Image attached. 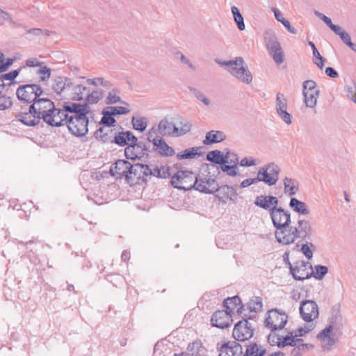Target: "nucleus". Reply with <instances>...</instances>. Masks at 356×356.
<instances>
[{"label":"nucleus","instance_id":"obj_1","mask_svg":"<svg viewBox=\"0 0 356 356\" xmlns=\"http://www.w3.org/2000/svg\"><path fill=\"white\" fill-rule=\"evenodd\" d=\"M269 216L276 228L275 238L280 243L289 245L297 238L305 239L312 234V229L309 220L299 219L296 225H291L290 211L281 207L273 209Z\"/></svg>","mask_w":356,"mask_h":356},{"label":"nucleus","instance_id":"obj_2","mask_svg":"<svg viewBox=\"0 0 356 356\" xmlns=\"http://www.w3.org/2000/svg\"><path fill=\"white\" fill-rule=\"evenodd\" d=\"M66 120L64 124L70 132L77 137L84 136L88 132V117L90 108L87 104L69 103Z\"/></svg>","mask_w":356,"mask_h":356},{"label":"nucleus","instance_id":"obj_3","mask_svg":"<svg viewBox=\"0 0 356 356\" xmlns=\"http://www.w3.org/2000/svg\"><path fill=\"white\" fill-rule=\"evenodd\" d=\"M54 102L50 99L38 97L27 109H22L16 115V118L25 125L35 126L44 119L45 114L54 108Z\"/></svg>","mask_w":356,"mask_h":356},{"label":"nucleus","instance_id":"obj_4","mask_svg":"<svg viewBox=\"0 0 356 356\" xmlns=\"http://www.w3.org/2000/svg\"><path fill=\"white\" fill-rule=\"evenodd\" d=\"M216 63L242 83L250 84L252 81V73L242 57H236L229 60H216Z\"/></svg>","mask_w":356,"mask_h":356},{"label":"nucleus","instance_id":"obj_5","mask_svg":"<svg viewBox=\"0 0 356 356\" xmlns=\"http://www.w3.org/2000/svg\"><path fill=\"white\" fill-rule=\"evenodd\" d=\"M314 328V325L312 323L308 326H305V327H300L289 332L283 338L282 341H279L278 347L280 348L286 346H291L293 347H297L299 349H309L313 348L312 344L304 343L303 340L299 337L312 331Z\"/></svg>","mask_w":356,"mask_h":356},{"label":"nucleus","instance_id":"obj_6","mask_svg":"<svg viewBox=\"0 0 356 356\" xmlns=\"http://www.w3.org/2000/svg\"><path fill=\"white\" fill-rule=\"evenodd\" d=\"M43 93L42 88L38 84L20 85L16 90V96L20 104L28 106L33 104Z\"/></svg>","mask_w":356,"mask_h":356},{"label":"nucleus","instance_id":"obj_7","mask_svg":"<svg viewBox=\"0 0 356 356\" xmlns=\"http://www.w3.org/2000/svg\"><path fill=\"white\" fill-rule=\"evenodd\" d=\"M264 40L270 56L277 65L284 61V51L275 33L272 30H267L264 33Z\"/></svg>","mask_w":356,"mask_h":356},{"label":"nucleus","instance_id":"obj_8","mask_svg":"<svg viewBox=\"0 0 356 356\" xmlns=\"http://www.w3.org/2000/svg\"><path fill=\"white\" fill-rule=\"evenodd\" d=\"M171 184L175 188L180 190L195 189L197 176L192 171L179 170L172 177Z\"/></svg>","mask_w":356,"mask_h":356},{"label":"nucleus","instance_id":"obj_9","mask_svg":"<svg viewBox=\"0 0 356 356\" xmlns=\"http://www.w3.org/2000/svg\"><path fill=\"white\" fill-rule=\"evenodd\" d=\"M280 173V167L272 162L260 168L257 173V177L259 182L261 181L267 186H272L277 184Z\"/></svg>","mask_w":356,"mask_h":356},{"label":"nucleus","instance_id":"obj_10","mask_svg":"<svg viewBox=\"0 0 356 356\" xmlns=\"http://www.w3.org/2000/svg\"><path fill=\"white\" fill-rule=\"evenodd\" d=\"M70 102H65L61 108H54L45 114V117L42 120L46 124L51 127H60L64 124L66 120L67 108L69 107Z\"/></svg>","mask_w":356,"mask_h":356},{"label":"nucleus","instance_id":"obj_11","mask_svg":"<svg viewBox=\"0 0 356 356\" xmlns=\"http://www.w3.org/2000/svg\"><path fill=\"white\" fill-rule=\"evenodd\" d=\"M156 132V129L153 127L149 131L147 135L148 141L153 144V150L162 156L169 157L175 155L174 149L169 146L163 139L154 137Z\"/></svg>","mask_w":356,"mask_h":356},{"label":"nucleus","instance_id":"obj_12","mask_svg":"<svg viewBox=\"0 0 356 356\" xmlns=\"http://www.w3.org/2000/svg\"><path fill=\"white\" fill-rule=\"evenodd\" d=\"M288 321V316L285 312H281L275 309L268 312V316L265 319L266 327L274 332L282 330Z\"/></svg>","mask_w":356,"mask_h":356},{"label":"nucleus","instance_id":"obj_13","mask_svg":"<svg viewBox=\"0 0 356 356\" xmlns=\"http://www.w3.org/2000/svg\"><path fill=\"white\" fill-rule=\"evenodd\" d=\"M299 310L301 318L305 322H312L319 315L318 307L312 300H302L300 302Z\"/></svg>","mask_w":356,"mask_h":356},{"label":"nucleus","instance_id":"obj_14","mask_svg":"<svg viewBox=\"0 0 356 356\" xmlns=\"http://www.w3.org/2000/svg\"><path fill=\"white\" fill-rule=\"evenodd\" d=\"M289 268L293 278L296 280H304L312 275V266L309 262L300 261L296 262L294 266L289 263Z\"/></svg>","mask_w":356,"mask_h":356},{"label":"nucleus","instance_id":"obj_15","mask_svg":"<svg viewBox=\"0 0 356 356\" xmlns=\"http://www.w3.org/2000/svg\"><path fill=\"white\" fill-rule=\"evenodd\" d=\"M254 330L246 319L238 321L234 326L232 335L236 341H244L250 339Z\"/></svg>","mask_w":356,"mask_h":356},{"label":"nucleus","instance_id":"obj_16","mask_svg":"<svg viewBox=\"0 0 356 356\" xmlns=\"http://www.w3.org/2000/svg\"><path fill=\"white\" fill-rule=\"evenodd\" d=\"M287 99L283 93L276 95L275 110L279 117L288 125L292 123V116L287 112Z\"/></svg>","mask_w":356,"mask_h":356},{"label":"nucleus","instance_id":"obj_17","mask_svg":"<svg viewBox=\"0 0 356 356\" xmlns=\"http://www.w3.org/2000/svg\"><path fill=\"white\" fill-rule=\"evenodd\" d=\"M149 145L143 142L129 145L124 150V155L128 159H136L147 155L149 152Z\"/></svg>","mask_w":356,"mask_h":356},{"label":"nucleus","instance_id":"obj_18","mask_svg":"<svg viewBox=\"0 0 356 356\" xmlns=\"http://www.w3.org/2000/svg\"><path fill=\"white\" fill-rule=\"evenodd\" d=\"M316 337L320 341L321 346L323 350H330L337 342L333 334V327L330 325L322 330Z\"/></svg>","mask_w":356,"mask_h":356},{"label":"nucleus","instance_id":"obj_19","mask_svg":"<svg viewBox=\"0 0 356 356\" xmlns=\"http://www.w3.org/2000/svg\"><path fill=\"white\" fill-rule=\"evenodd\" d=\"M218 189V184L215 179L211 177H197L195 190L208 194H212Z\"/></svg>","mask_w":356,"mask_h":356},{"label":"nucleus","instance_id":"obj_20","mask_svg":"<svg viewBox=\"0 0 356 356\" xmlns=\"http://www.w3.org/2000/svg\"><path fill=\"white\" fill-rule=\"evenodd\" d=\"M211 325L218 328L228 327L232 321V314L228 311L219 310L212 315Z\"/></svg>","mask_w":356,"mask_h":356},{"label":"nucleus","instance_id":"obj_21","mask_svg":"<svg viewBox=\"0 0 356 356\" xmlns=\"http://www.w3.org/2000/svg\"><path fill=\"white\" fill-rule=\"evenodd\" d=\"M131 168V163L125 160H118L113 163L110 168L111 176L117 178L125 177L126 180H129V172Z\"/></svg>","mask_w":356,"mask_h":356},{"label":"nucleus","instance_id":"obj_22","mask_svg":"<svg viewBox=\"0 0 356 356\" xmlns=\"http://www.w3.org/2000/svg\"><path fill=\"white\" fill-rule=\"evenodd\" d=\"M254 204L258 207L268 211L270 213L273 209L277 207L279 200L277 197L273 195H260L255 197Z\"/></svg>","mask_w":356,"mask_h":356},{"label":"nucleus","instance_id":"obj_23","mask_svg":"<svg viewBox=\"0 0 356 356\" xmlns=\"http://www.w3.org/2000/svg\"><path fill=\"white\" fill-rule=\"evenodd\" d=\"M216 192H218L216 197L224 204L228 200L235 202L238 195L236 189L228 185H224L220 187L218 186V189Z\"/></svg>","mask_w":356,"mask_h":356},{"label":"nucleus","instance_id":"obj_24","mask_svg":"<svg viewBox=\"0 0 356 356\" xmlns=\"http://www.w3.org/2000/svg\"><path fill=\"white\" fill-rule=\"evenodd\" d=\"M73 86L71 79L65 76H58L54 79L52 88L57 94L69 95Z\"/></svg>","mask_w":356,"mask_h":356},{"label":"nucleus","instance_id":"obj_25","mask_svg":"<svg viewBox=\"0 0 356 356\" xmlns=\"http://www.w3.org/2000/svg\"><path fill=\"white\" fill-rule=\"evenodd\" d=\"M242 346L235 341H228L222 345L219 356H242Z\"/></svg>","mask_w":356,"mask_h":356},{"label":"nucleus","instance_id":"obj_26","mask_svg":"<svg viewBox=\"0 0 356 356\" xmlns=\"http://www.w3.org/2000/svg\"><path fill=\"white\" fill-rule=\"evenodd\" d=\"M156 130L162 136H177V126L166 118L159 122L158 129Z\"/></svg>","mask_w":356,"mask_h":356},{"label":"nucleus","instance_id":"obj_27","mask_svg":"<svg viewBox=\"0 0 356 356\" xmlns=\"http://www.w3.org/2000/svg\"><path fill=\"white\" fill-rule=\"evenodd\" d=\"M70 90H72V92H69L68 96L72 100L76 101H79L86 99V95L90 92L89 88L82 84L72 86Z\"/></svg>","mask_w":356,"mask_h":356},{"label":"nucleus","instance_id":"obj_28","mask_svg":"<svg viewBox=\"0 0 356 356\" xmlns=\"http://www.w3.org/2000/svg\"><path fill=\"white\" fill-rule=\"evenodd\" d=\"M226 136L224 132L221 131L212 130L207 133L205 138L203 140L204 145H211L217 143L225 140Z\"/></svg>","mask_w":356,"mask_h":356},{"label":"nucleus","instance_id":"obj_29","mask_svg":"<svg viewBox=\"0 0 356 356\" xmlns=\"http://www.w3.org/2000/svg\"><path fill=\"white\" fill-rule=\"evenodd\" d=\"M284 192L289 196H293L297 193L299 190L298 182L296 179L284 177L283 179Z\"/></svg>","mask_w":356,"mask_h":356},{"label":"nucleus","instance_id":"obj_30","mask_svg":"<svg viewBox=\"0 0 356 356\" xmlns=\"http://www.w3.org/2000/svg\"><path fill=\"white\" fill-rule=\"evenodd\" d=\"M142 169H143V164L136 163L134 165L131 164L130 170L129 172V180L128 182L133 183L134 181L138 182L140 179H143Z\"/></svg>","mask_w":356,"mask_h":356},{"label":"nucleus","instance_id":"obj_31","mask_svg":"<svg viewBox=\"0 0 356 356\" xmlns=\"http://www.w3.org/2000/svg\"><path fill=\"white\" fill-rule=\"evenodd\" d=\"M289 204L293 211L298 213L302 215H308L309 213V210L307 209L306 204L296 197H292Z\"/></svg>","mask_w":356,"mask_h":356},{"label":"nucleus","instance_id":"obj_32","mask_svg":"<svg viewBox=\"0 0 356 356\" xmlns=\"http://www.w3.org/2000/svg\"><path fill=\"white\" fill-rule=\"evenodd\" d=\"M202 155L201 147H193L191 148L186 149L181 152H179L177 154V157L178 159H193L197 156H200Z\"/></svg>","mask_w":356,"mask_h":356},{"label":"nucleus","instance_id":"obj_33","mask_svg":"<svg viewBox=\"0 0 356 356\" xmlns=\"http://www.w3.org/2000/svg\"><path fill=\"white\" fill-rule=\"evenodd\" d=\"M320 91L302 92L304 102L308 108H314L317 103Z\"/></svg>","mask_w":356,"mask_h":356},{"label":"nucleus","instance_id":"obj_34","mask_svg":"<svg viewBox=\"0 0 356 356\" xmlns=\"http://www.w3.org/2000/svg\"><path fill=\"white\" fill-rule=\"evenodd\" d=\"M266 350L256 343H250L246 348L243 356H263Z\"/></svg>","mask_w":356,"mask_h":356},{"label":"nucleus","instance_id":"obj_35","mask_svg":"<svg viewBox=\"0 0 356 356\" xmlns=\"http://www.w3.org/2000/svg\"><path fill=\"white\" fill-rule=\"evenodd\" d=\"M226 158L227 157L224 156V154H222L219 150L210 151L207 154V159L209 161L220 164V165L226 163Z\"/></svg>","mask_w":356,"mask_h":356},{"label":"nucleus","instance_id":"obj_36","mask_svg":"<svg viewBox=\"0 0 356 356\" xmlns=\"http://www.w3.org/2000/svg\"><path fill=\"white\" fill-rule=\"evenodd\" d=\"M273 11L275 19L282 23L289 33L293 34L297 33V30L291 26L289 21L283 17L282 13L278 9L273 8Z\"/></svg>","mask_w":356,"mask_h":356},{"label":"nucleus","instance_id":"obj_37","mask_svg":"<svg viewBox=\"0 0 356 356\" xmlns=\"http://www.w3.org/2000/svg\"><path fill=\"white\" fill-rule=\"evenodd\" d=\"M120 90L115 88L108 92L106 98V104H113L116 103H122L127 104L126 102H122L120 97L119 96Z\"/></svg>","mask_w":356,"mask_h":356},{"label":"nucleus","instance_id":"obj_38","mask_svg":"<svg viewBox=\"0 0 356 356\" xmlns=\"http://www.w3.org/2000/svg\"><path fill=\"white\" fill-rule=\"evenodd\" d=\"M204 350V346L200 341H195L190 343L187 347V351L189 355L193 356H200Z\"/></svg>","mask_w":356,"mask_h":356},{"label":"nucleus","instance_id":"obj_39","mask_svg":"<svg viewBox=\"0 0 356 356\" xmlns=\"http://www.w3.org/2000/svg\"><path fill=\"white\" fill-rule=\"evenodd\" d=\"M231 10L234 17V22H236L238 29L240 31H243L245 28L244 24V19L242 15L241 14L238 8L236 6H232Z\"/></svg>","mask_w":356,"mask_h":356},{"label":"nucleus","instance_id":"obj_40","mask_svg":"<svg viewBox=\"0 0 356 356\" xmlns=\"http://www.w3.org/2000/svg\"><path fill=\"white\" fill-rule=\"evenodd\" d=\"M248 309L250 312H259L262 310L263 302L260 297H253L248 302Z\"/></svg>","mask_w":356,"mask_h":356},{"label":"nucleus","instance_id":"obj_41","mask_svg":"<svg viewBox=\"0 0 356 356\" xmlns=\"http://www.w3.org/2000/svg\"><path fill=\"white\" fill-rule=\"evenodd\" d=\"M241 303L240 298L237 296L225 299L223 305L230 314L235 307Z\"/></svg>","mask_w":356,"mask_h":356},{"label":"nucleus","instance_id":"obj_42","mask_svg":"<svg viewBox=\"0 0 356 356\" xmlns=\"http://www.w3.org/2000/svg\"><path fill=\"white\" fill-rule=\"evenodd\" d=\"M170 169L166 166H161V168H158L156 166H154L152 168V175L154 177L158 178L165 179L170 176Z\"/></svg>","mask_w":356,"mask_h":356},{"label":"nucleus","instance_id":"obj_43","mask_svg":"<svg viewBox=\"0 0 356 356\" xmlns=\"http://www.w3.org/2000/svg\"><path fill=\"white\" fill-rule=\"evenodd\" d=\"M192 127L191 123L186 120L181 119L179 122V127H177V136H181L188 133Z\"/></svg>","mask_w":356,"mask_h":356},{"label":"nucleus","instance_id":"obj_44","mask_svg":"<svg viewBox=\"0 0 356 356\" xmlns=\"http://www.w3.org/2000/svg\"><path fill=\"white\" fill-rule=\"evenodd\" d=\"M133 127L134 129L140 132L144 131L147 126V119L145 118L133 117L131 120Z\"/></svg>","mask_w":356,"mask_h":356},{"label":"nucleus","instance_id":"obj_45","mask_svg":"<svg viewBox=\"0 0 356 356\" xmlns=\"http://www.w3.org/2000/svg\"><path fill=\"white\" fill-rule=\"evenodd\" d=\"M111 131H112L110 127H100L95 131V136L97 139H99L105 143L110 140V138L108 136V132Z\"/></svg>","mask_w":356,"mask_h":356},{"label":"nucleus","instance_id":"obj_46","mask_svg":"<svg viewBox=\"0 0 356 356\" xmlns=\"http://www.w3.org/2000/svg\"><path fill=\"white\" fill-rule=\"evenodd\" d=\"M327 272V267L322 265H316L314 267V271L312 270V275L316 280H321Z\"/></svg>","mask_w":356,"mask_h":356},{"label":"nucleus","instance_id":"obj_47","mask_svg":"<svg viewBox=\"0 0 356 356\" xmlns=\"http://www.w3.org/2000/svg\"><path fill=\"white\" fill-rule=\"evenodd\" d=\"M103 97V94L102 91L99 90H93L90 93V92L88 93L86 97V100L89 104H96L99 100L102 99Z\"/></svg>","mask_w":356,"mask_h":356},{"label":"nucleus","instance_id":"obj_48","mask_svg":"<svg viewBox=\"0 0 356 356\" xmlns=\"http://www.w3.org/2000/svg\"><path fill=\"white\" fill-rule=\"evenodd\" d=\"M87 82L88 84L93 85L95 86H97L99 84L108 88L112 86V83H111V81L106 80L102 77L88 79Z\"/></svg>","mask_w":356,"mask_h":356},{"label":"nucleus","instance_id":"obj_49","mask_svg":"<svg viewBox=\"0 0 356 356\" xmlns=\"http://www.w3.org/2000/svg\"><path fill=\"white\" fill-rule=\"evenodd\" d=\"M220 169L222 172H226L229 176H236L238 175V168L236 164L226 165L222 164Z\"/></svg>","mask_w":356,"mask_h":356},{"label":"nucleus","instance_id":"obj_50","mask_svg":"<svg viewBox=\"0 0 356 356\" xmlns=\"http://www.w3.org/2000/svg\"><path fill=\"white\" fill-rule=\"evenodd\" d=\"M113 115L109 112V111L104 110L103 111V117L101 120V124H103L106 126V127H110L115 122V120L113 117Z\"/></svg>","mask_w":356,"mask_h":356},{"label":"nucleus","instance_id":"obj_51","mask_svg":"<svg viewBox=\"0 0 356 356\" xmlns=\"http://www.w3.org/2000/svg\"><path fill=\"white\" fill-rule=\"evenodd\" d=\"M346 97L356 104V83L345 86Z\"/></svg>","mask_w":356,"mask_h":356},{"label":"nucleus","instance_id":"obj_52","mask_svg":"<svg viewBox=\"0 0 356 356\" xmlns=\"http://www.w3.org/2000/svg\"><path fill=\"white\" fill-rule=\"evenodd\" d=\"M12 104L13 102L10 97L0 93V110L3 111L8 109Z\"/></svg>","mask_w":356,"mask_h":356},{"label":"nucleus","instance_id":"obj_53","mask_svg":"<svg viewBox=\"0 0 356 356\" xmlns=\"http://www.w3.org/2000/svg\"><path fill=\"white\" fill-rule=\"evenodd\" d=\"M36 73L39 75L41 81H45L48 80L51 76V69L47 66H44L38 70Z\"/></svg>","mask_w":356,"mask_h":356},{"label":"nucleus","instance_id":"obj_54","mask_svg":"<svg viewBox=\"0 0 356 356\" xmlns=\"http://www.w3.org/2000/svg\"><path fill=\"white\" fill-rule=\"evenodd\" d=\"M191 90L195 97L204 105L209 106L211 104V101L201 91L195 88L191 89Z\"/></svg>","mask_w":356,"mask_h":356},{"label":"nucleus","instance_id":"obj_55","mask_svg":"<svg viewBox=\"0 0 356 356\" xmlns=\"http://www.w3.org/2000/svg\"><path fill=\"white\" fill-rule=\"evenodd\" d=\"M108 111L113 115L127 114L129 110L123 106H110L107 108Z\"/></svg>","mask_w":356,"mask_h":356},{"label":"nucleus","instance_id":"obj_56","mask_svg":"<svg viewBox=\"0 0 356 356\" xmlns=\"http://www.w3.org/2000/svg\"><path fill=\"white\" fill-rule=\"evenodd\" d=\"M314 63L319 68L322 69L324 66L325 58L320 54L318 49L313 51Z\"/></svg>","mask_w":356,"mask_h":356},{"label":"nucleus","instance_id":"obj_57","mask_svg":"<svg viewBox=\"0 0 356 356\" xmlns=\"http://www.w3.org/2000/svg\"><path fill=\"white\" fill-rule=\"evenodd\" d=\"M319 91L316 88V83L313 80H307L303 83V91L302 92H310V91Z\"/></svg>","mask_w":356,"mask_h":356},{"label":"nucleus","instance_id":"obj_58","mask_svg":"<svg viewBox=\"0 0 356 356\" xmlns=\"http://www.w3.org/2000/svg\"><path fill=\"white\" fill-rule=\"evenodd\" d=\"M19 73V70H15L9 72L8 73L1 74L0 76V78L2 79L3 82H4V80L12 81L18 76Z\"/></svg>","mask_w":356,"mask_h":356},{"label":"nucleus","instance_id":"obj_59","mask_svg":"<svg viewBox=\"0 0 356 356\" xmlns=\"http://www.w3.org/2000/svg\"><path fill=\"white\" fill-rule=\"evenodd\" d=\"M125 132H122V133H119L118 135H115L114 136V140L113 141L120 145V146H124L126 145H127V143L126 141V138H125Z\"/></svg>","mask_w":356,"mask_h":356},{"label":"nucleus","instance_id":"obj_60","mask_svg":"<svg viewBox=\"0 0 356 356\" xmlns=\"http://www.w3.org/2000/svg\"><path fill=\"white\" fill-rule=\"evenodd\" d=\"M224 156H226L227 158L225 159L226 161V163H229V164H236L238 163V157L236 156V154H235L234 152H227L225 154H224Z\"/></svg>","mask_w":356,"mask_h":356},{"label":"nucleus","instance_id":"obj_61","mask_svg":"<svg viewBox=\"0 0 356 356\" xmlns=\"http://www.w3.org/2000/svg\"><path fill=\"white\" fill-rule=\"evenodd\" d=\"M24 29L27 33L33 35L36 37L43 35L44 32L43 29L39 28L28 29L27 27H24Z\"/></svg>","mask_w":356,"mask_h":356},{"label":"nucleus","instance_id":"obj_62","mask_svg":"<svg viewBox=\"0 0 356 356\" xmlns=\"http://www.w3.org/2000/svg\"><path fill=\"white\" fill-rule=\"evenodd\" d=\"M257 164V161L255 159H249L247 157L242 159L240 161V165L243 167L253 166V165H256Z\"/></svg>","mask_w":356,"mask_h":356},{"label":"nucleus","instance_id":"obj_63","mask_svg":"<svg viewBox=\"0 0 356 356\" xmlns=\"http://www.w3.org/2000/svg\"><path fill=\"white\" fill-rule=\"evenodd\" d=\"M301 251L308 259H311L312 258L313 253L308 244H303L301 248Z\"/></svg>","mask_w":356,"mask_h":356},{"label":"nucleus","instance_id":"obj_64","mask_svg":"<svg viewBox=\"0 0 356 356\" xmlns=\"http://www.w3.org/2000/svg\"><path fill=\"white\" fill-rule=\"evenodd\" d=\"M125 134V138L128 145L137 143L138 139L134 135L132 134L131 132L126 131Z\"/></svg>","mask_w":356,"mask_h":356}]
</instances>
